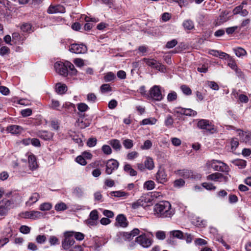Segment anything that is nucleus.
I'll return each mask as SVG.
<instances>
[{"label":"nucleus","instance_id":"473e14b6","mask_svg":"<svg viewBox=\"0 0 251 251\" xmlns=\"http://www.w3.org/2000/svg\"><path fill=\"white\" fill-rule=\"evenodd\" d=\"M116 78L115 74L112 72L106 73L104 76V80L106 82H109L114 80Z\"/></svg>","mask_w":251,"mask_h":251},{"label":"nucleus","instance_id":"9b49d317","mask_svg":"<svg viewBox=\"0 0 251 251\" xmlns=\"http://www.w3.org/2000/svg\"><path fill=\"white\" fill-rule=\"evenodd\" d=\"M135 242L144 248L149 247L152 242L150 238L147 237L145 233H143L137 237L135 239Z\"/></svg>","mask_w":251,"mask_h":251},{"label":"nucleus","instance_id":"c9c22d12","mask_svg":"<svg viewBox=\"0 0 251 251\" xmlns=\"http://www.w3.org/2000/svg\"><path fill=\"white\" fill-rule=\"evenodd\" d=\"M124 147L126 149H131L133 146V141L131 139H126L123 142Z\"/></svg>","mask_w":251,"mask_h":251},{"label":"nucleus","instance_id":"f3484780","mask_svg":"<svg viewBox=\"0 0 251 251\" xmlns=\"http://www.w3.org/2000/svg\"><path fill=\"white\" fill-rule=\"evenodd\" d=\"M35 135L44 140H50L53 136V134L46 130H39L35 132Z\"/></svg>","mask_w":251,"mask_h":251},{"label":"nucleus","instance_id":"13d9d810","mask_svg":"<svg viewBox=\"0 0 251 251\" xmlns=\"http://www.w3.org/2000/svg\"><path fill=\"white\" fill-rule=\"evenodd\" d=\"M165 125L168 126H172L174 124V119L170 115L168 116L165 121Z\"/></svg>","mask_w":251,"mask_h":251},{"label":"nucleus","instance_id":"de8ad7c7","mask_svg":"<svg viewBox=\"0 0 251 251\" xmlns=\"http://www.w3.org/2000/svg\"><path fill=\"white\" fill-rule=\"evenodd\" d=\"M49 241L51 246H53L59 244V239L55 236H50Z\"/></svg>","mask_w":251,"mask_h":251},{"label":"nucleus","instance_id":"9d476101","mask_svg":"<svg viewBox=\"0 0 251 251\" xmlns=\"http://www.w3.org/2000/svg\"><path fill=\"white\" fill-rule=\"evenodd\" d=\"M67 61L65 62H56L54 64V68L57 73L59 75L66 76L68 74L69 71L68 70V66L66 65Z\"/></svg>","mask_w":251,"mask_h":251},{"label":"nucleus","instance_id":"c85d7f7f","mask_svg":"<svg viewBox=\"0 0 251 251\" xmlns=\"http://www.w3.org/2000/svg\"><path fill=\"white\" fill-rule=\"evenodd\" d=\"M66 65L68 66V73H69L72 75H75L77 72L74 65L69 61H67Z\"/></svg>","mask_w":251,"mask_h":251},{"label":"nucleus","instance_id":"39448f33","mask_svg":"<svg viewBox=\"0 0 251 251\" xmlns=\"http://www.w3.org/2000/svg\"><path fill=\"white\" fill-rule=\"evenodd\" d=\"M143 61L146 63L148 66L152 68L155 69L159 71L164 73L166 71L165 66L154 59L144 58L143 59Z\"/></svg>","mask_w":251,"mask_h":251},{"label":"nucleus","instance_id":"4468645a","mask_svg":"<svg viewBox=\"0 0 251 251\" xmlns=\"http://www.w3.org/2000/svg\"><path fill=\"white\" fill-rule=\"evenodd\" d=\"M69 50L75 53H84L87 51V47L83 44H73L71 45Z\"/></svg>","mask_w":251,"mask_h":251},{"label":"nucleus","instance_id":"bb28decb","mask_svg":"<svg viewBox=\"0 0 251 251\" xmlns=\"http://www.w3.org/2000/svg\"><path fill=\"white\" fill-rule=\"evenodd\" d=\"M183 26L185 30H190L194 28V23L191 20H187L183 22Z\"/></svg>","mask_w":251,"mask_h":251},{"label":"nucleus","instance_id":"5701e85b","mask_svg":"<svg viewBox=\"0 0 251 251\" xmlns=\"http://www.w3.org/2000/svg\"><path fill=\"white\" fill-rule=\"evenodd\" d=\"M28 161L29 163V166L30 169L33 170L36 168L37 162L35 155L33 154L29 155L28 157Z\"/></svg>","mask_w":251,"mask_h":251},{"label":"nucleus","instance_id":"0e129e2a","mask_svg":"<svg viewBox=\"0 0 251 251\" xmlns=\"http://www.w3.org/2000/svg\"><path fill=\"white\" fill-rule=\"evenodd\" d=\"M20 231L23 234H28L30 231V228L27 226H22L20 228Z\"/></svg>","mask_w":251,"mask_h":251},{"label":"nucleus","instance_id":"5fc2aeb1","mask_svg":"<svg viewBox=\"0 0 251 251\" xmlns=\"http://www.w3.org/2000/svg\"><path fill=\"white\" fill-rule=\"evenodd\" d=\"M177 94L175 92H172L168 94L167 96V100L169 101H173L177 99Z\"/></svg>","mask_w":251,"mask_h":251},{"label":"nucleus","instance_id":"a211bd4d","mask_svg":"<svg viewBox=\"0 0 251 251\" xmlns=\"http://www.w3.org/2000/svg\"><path fill=\"white\" fill-rule=\"evenodd\" d=\"M229 12L227 10L222 11L216 22V25H220L228 21L230 19V17L228 16Z\"/></svg>","mask_w":251,"mask_h":251},{"label":"nucleus","instance_id":"8fccbe9b","mask_svg":"<svg viewBox=\"0 0 251 251\" xmlns=\"http://www.w3.org/2000/svg\"><path fill=\"white\" fill-rule=\"evenodd\" d=\"M88 105L85 103H80L77 104V109L80 112H85L88 109Z\"/></svg>","mask_w":251,"mask_h":251},{"label":"nucleus","instance_id":"aec40b11","mask_svg":"<svg viewBox=\"0 0 251 251\" xmlns=\"http://www.w3.org/2000/svg\"><path fill=\"white\" fill-rule=\"evenodd\" d=\"M23 130V128L17 125H11L7 127V131L12 134H19Z\"/></svg>","mask_w":251,"mask_h":251},{"label":"nucleus","instance_id":"ea45409f","mask_svg":"<svg viewBox=\"0 0 251 251\" xmlns=\"http://www.w3.org/2000/svg\"><path fill=\"white\" fill-rule=\"evenodd\" d=\"M239 141L237 138H232L230 141L231 149L232 151H235L239 146Z\"/></svg>","mask_w":251,"mask_h":251},{"label":"nucleus","instance_id":"0eeeda50","mask_svg":"<svg viewBox=\"0 0 251 251\" xmlns=\"http://www.w3.org/2000/svg\"><path fill=\"white\" fill-rule=\"evenodd\" d=\"M99 218V212L97 210H92L89 216V218L85 221V223L88 226H96Z\"/></svg>","mask_w":251,"mask_h":251},{"label":"nucleus","instance_id":"4d7b16f0","mask_svg":"<svg viewBox=\"0 0 251 251\" xmlns=\"http://www.w3.org/2000/svg\"><path fill=\"white\" fill-rule=\"evenodd\" d=\"M111 91V88L108 84H104L100 86V91L101 93H105Z\"/></svg>","mask_w":251,"mask_h":251},{"label":"nucleus","instance_id":"79ce46f5","mask_svg":"<svg viewBox=\"0 0 251 251\" xmlns=\"http://www.w3.org/2000/svg\"><path fill=\"white\" fill-rule=\"evenodd\" d=\"M52 207L51 204L49 202H45L40 205L39 209L42 211L50 210Z\"/></svg>","mask_w":251,"mask_h":251},{"label":"nucleus","instance_id":"1a4fd4ad","mask_svg":"<svg viewBox=\"0 0 251 251\" xmlns=\"http://www.w3.org/2000/svg\"><path fill=\"white\" fill-rule=\"evenodd\" d=\"M13 201L3 199L0 201V216L5 215L8 211L12 207Z\"/></svg>","mask_w":251,"mask_h":251},{"label":"nucleus","instance_id":"69168bd1","mask_svg":"<svg viewBox=\"0 0 251 251\" xmlns=\"http://www.w3.org/2000/svg\"><path fill=\"white\" fill-rule=\"evenodd\" d=\"M87 100L90 102H94L97 100V97L94 93H89L87 95Z\"/></svg>","mask_w":251,"mask_h":251},{"label":"nucleus","instance_id":"2eb2a0df","mask_svg":"<svg viewBox=\"0 0 251 251\" xmlns=\"http://www.w3.org/2000/svg\"><path fill=\"white\" fill-rule=\"evenodd\" d=\"M238 131V135L240 137V140L246 143L251 145V131H244L240 129L237 130Z\"/></svg>","mask_w":251,"mask_h":251},{"label":"nucleus","instance_id":"ddd939ff","mask_svg":"<svg viewBox=\"0 0 251 251\" xmlns=\"http://www.w3.org/2000/svg\"><path fill=\"white\" fill-rule=\"evenodd\" d=\"M155 180L159 183H164L168 180L167 175L163 168H159L155 175Z\"/></svg>","mask_w":251,"mask_h":251},{"label":"nucleus","instance_id":"423d86ee","mask_svg":"<svg viewBox=\"0 0 251 251\" xmlns=\"http://www.w3.org/2000/svg\"><path fill=\"white\" fill-rule=\"evenodd\" d=\"M148 99H151L156 101H160L163 99L160 87L158 85H154L151 87L149 91V94L148 96Z\"/></svg>","mask_w":251,"mask_h":251},{"label":"nucleus","instance_id":"680f3d73","mask_svg":"<svg viewBox=\"0 0 251 251\" xmlns=\"http://www.w3.org/2000/svg\"><path fill=\"white\" fill-rule=\"evenodd\" d=\"M47 238L44 235H39L36 238V242L39 244H43L46 242Z\"/></svg>","mask_w":251,"mask_h":251},{"label":"nucleus","instance_id":"6ab92c4d","mask_svg":"<svg viewBox=\"0 0 251 251\" xmlns=\"http://www.w3.org/2000/svg\"><path fill=\"white\" fill-rule=\"evenodd\" d=\"M40 195L38 193H34L30 197L28 201L26 202V205L28 206H30L36 202H37L40 199Z\"/></svg>","mask_w":251,"mask_h":251},{"label":"nucleus","instance_id":"a878e982","mask_svg":"<svg viewBox=\"0 0 251 251\" xmlns=\"http://www.w3.org/2000/svg\"><path fill=\"white\" fill-rule=\"evenodd\" d=\"M109 143L116 151H120L122 148L120 141L117 139L111 140Z\"/></svg>","mask_w":251,"mask_h":251},{"label":"nucleus","instance_id":"4be33fe9","mask_svg":"<svg viewBox=\"0 0 251 251\" xmlns=\"http://www.w3.org/2000/svg\"><path fill=\"white\" fill-rule=\"evenodd\" d=\"M62 9H63L62 6H61L59 5H50L47 10V12L49 14L56 13L58 12H61Z\"/></svg>","mask_w":251,"mask_h":251},{"label":"nucleus","instance_id":"dca6fc26","mask_svg":"<svg viewBox=\"0 0 251 251\" xmlns=\"http://www.w3.org/2000/svg\"><path fill=\"white\" fill-rule=\"evenodd\" d=\"M116 226H120L122 227H126L128 226V222L127 218L124 214H119L116 218Z\"/></svg>","mask_w":251,"mask_h":251},{"label":"nucleus","instance_id":"4c0bfd02","mask_svg":"<svg viewBox=\"0 0 251 251\" xmlns=\"http://www.w3.org/2000/svg\"><path fill=\"white\" fill-rule=\"evenodd\" d=\"M236 55L238 57L244 56L246 54V51L242 48H237L234 49Z\"/></svg>","mask_w":251,"mask_h":251},{"label":"nucleus","instance_id":"864d4df0","mask_svg":"<svg viewBox=\"0 0 251 251\" xmlns=\"http://www.w3.org/2000/svg\"><path fill=\"white\" fill-rule=\"evenodd\" d=\"M121 235L125 240L131 241L133 239L129 232H123L121 233Z\"/></svg>","mask_w":251,"mask_h":251},{"label":"nucleus","instance_id":"f03ea898","mask_svg":"<svg viewBox=\"0 0 251 251\" xmlns=\"http://www.w3.org/2000/svg\"><path fill=\"white\" fill-rule=\"evenodd\" d=\"M154 215L159 218H170L174 214L171 203L168 201H162L154 205Z\"/></svg>","mask_w":251,"mask_h":251},{"label":"nucleus","instance_id":"7c9ffc66","mask_svg":"<svg viewBox=\"0 0 251 251\" xmlns=\"http://www.w3.org/2000/svg\"><path fill=\"white\" fill-rule=\"evenodd\" d=\"M155 187V183L152 180H148L144 184V188L147 190H151Z\"/></svg>","mask_w":251,"mask_h":251},{"label":"nucleus","instance_id":"3c124183","mask_svg":"<svg viewBox=\"0 0 251 251\" xmlns=\"http://www.w3.org/2000/svg\"><path fill=\"white\" fill-rule=\"evenodd\" d=\"M177 44V41L176 39H173L168 41L166 44V48L167 49H172L175 47Z\"/></svg>","mask_w":251,"mask_h":251},{"label":"nucleus","instance_id":"c03bdc74","mask_svg":"<svg viewBox=\"0 0 251 251\" xmlns=\"http://www.w3.org/2000/svg\"><path fill=\"white\" fill-rule=\"evenodd\" d=\"M62 108L65 109L66 112H68V110H71V111L75 110V105L70 102L65 103L64 104Z\"/></svg>","mask_w":251,"mask_h":251},{"label":"nucleus","instance_id":"72a5a7b5","mask_svg":"<svg viewBox=\"0 0 251 251\" xmlns=\"http://www.w3.org/2000/svg\"><path fill=\"white\" fill-rule=\"evenodd\" d=\"M21 29L23 32H30L32 31V25L29 23H24L21 26Z\"/></svg>","mask_w":251,"mask_h":251},{"label":"nucleus","instance_id":"a19ab883","mask_svg":"<svg viewBox=\"0 0 251 251\" xmlns=\"http://www.w3.org/2000/svg\"><path fill=\"white\" fill-rule=\"evenodd\" d=\"M157 120L154 118L145 119L142 120V124L145 125H153L156 123Z\"/></svg>","mask_w":251,"mask_h":251},{"label":"nucleus","instance_id":"cd10ccee","mask_svg":"<svg viewBox=\"0 0 251 251\" xmlns=\"http://www.w3.org/2000/svg\"><path fill=\"white\" fill-rule=\"evenodd\" d=\"M173 237H175L179 239H184V234L180 230H174L170 232Z\"/></svg>","mask_w":251,"mask_h":251},{"label":"nucleus","instance_id":"2f4dec72","mask_svg":"<svg viewBox=\"0 0 251 251\" xmlns=\"http://www.w3.org/2000/svg\"><path fill=\"white\" fill-rule=\"evenodd\" d=\"M180 89L183 93L186 95L189 96L192 94V91L190 88L186 85L183 84L180 86Z\"/></svg>","mask_w":251,"mask_h":251},{"label":"nucleus","instance_id":"7ed1b4c3","mask_svg":"<svg viewBox=\"0 0 251 251\" xmlns=\"http://www.w3.org/2000/svg\"><path fill=\"white\" fill-rule=\"evenodd\" d=\"M197 127L210 134H213L217 132L215 126L208 120H199L197 123Z\"/></svg>","mask_w":251,"mask_h":251},{"label":"nucleus","instance_id":"6e6d98bb","mask_svg":"<svg viewBox=\"0 0 251 251\" xmlns=\"http://www.w3.org/2000/svg\"><path fill=\"white\" fill-rule=\"evenodd\" d=\"M75 161L78 163L80 164L81 165H85L87 164V162L86 160L84 159V157L82 156V155L78 156L75 158Z\"/></svg>","mask_w":251,"mask_h":251},{"label":"nucleus","instance_id":"052dcab7","mask_svg":"<svg viewBox=\"0 0 251 251\" xmlns=\"http://www.w3.org/2000/svg\"><path fill=\"white\" fill-rule=\"evenodd\" d=\"M151 142L149 140H147L145 141L144 145L142 146L141 148L142 150H149L151 147Z\"/></svg>","mask_w":251,"mask_h":251},{"label":"nucleus","instance_id":"49530a36","mask_svg":"<svg viewBox=\"0 0 251 251\" xmlns=\"http://www.w3.org/2000/svg\"><path fill=\"white\" fill-rule=\"evenodd\" d=\"M208 64H204L201 65H200L197 68V70L198 72L200 73H206L208 71Z\"/></svg>","mask_w":251,"mask_h":251},{"label":"nucleus","instance_id":"a18cd8bd","mask_svg":"<svg viewBox=\"0 0 251 251\" xmlns=\"http://www.w3.org/2000/svg\"><path fill=\"white\" fill-rule=\"evenodd\" d=\"M206 84L210 88H211L214 90H218L219 89V87L218 84L214 81H207L206 82Z\"/></svg>","mask_w":251,"mask_h":251},{"label":"nucleus","instance_id":"f8f14e48","mask_svg":"<svg viewBox=\"0 0 251 251\" xmlns=\"http://www.w3.org/2000/svg\"><path fill=\"white\" fill-rule=\"evenodd\" d=\"M119 167V162L115 159L108 160L106 163L105 173L108 175L111 174Z\"/></svg>","mask_w":251,"mask_h":251},{"label":"nucleus","instance_id":"b1692460","mask_svg":"<svg viewBox=\"0 0 251 251\" xmlns=\"http://www.w3.org/2000/svg\"><path fill=\"white\" fill-rule=\"evenodd\" d=\"M67 91V87L64 84H61L60 83L56 84V91L60 95L65 94Z\"/></svg>","mask_w":251,"mask_h":251},{"label":"nucleus","instance_id":"58836bf2","mask_svg":"<svg viewBox=\"0 0 251 251\" xmlns=\"http://www.w3.org/2000/svg\"><path fill=\"white\" fill-rule=\"evenodd\" d=\"M244 4H246V2L244 3L243 1L241 4L235 7L232 11L233 15L240 14L244 8Z\"/></svg>","mask_w":251,"mask_h":251},{"label":"nucleus","instance_id":"f257e3e1","mask_svg":"<svg viewBox=\"0 0 251 251\" xmlns=\"http://www.w3.org/2000/svg\"><path fill=\"white\" fill-rule=\"evenodd\" d=\"M208 168H212L215 171H219L226 173V175L219 173H214L206 176L207 180L226 183L228 181V173L230 171L229 167L224 162L218 160H212L206 163Z\"/></svg>","mask_w":251,"mask_h":251},{"label":"nucleus","instance_id":"f704fd0d","mask_svg":"<svg viewBox=\"0 0 251 251\" xmlns=\"http://www.w3.org/2000/svg\"><path fill=\"white\" fill-rule=\"evenodd\" d=\"M111 195L112 196L117 197H126L129 195L127 193H126L124 191H121L111 192Z\"/></svg>","mask_w":251,"mask_h":251},{"label":"nucleus","instance_id":"6e6552de","mask_svg":"<svg viewBox=\"0 0 251 251\" xmlns=\"http://www.w3.org/2000/svg\"><path fill=\"white\" fill-rule=\"evenodd\" d=\"M176 174L184 178H196L200 177V175L188 169L177 170Z\"/></svg>","mask_w":251,"mask_h":251},{"label":"nucleus","instance_id":"e2e57ef3","mask_svg":"<svg viewBox=\"0 0 251 251\" xmlns=\"http://www.w3.org/2000/svg\"><path fill=\"white\" fill-rule=\"evenodd\" d=\"M138 156V153L137 151H133L129 152L127 154V159L128 160H132Z\"/></svg>","mask_w":251,"mask_h":251},{"label":"nucleus","instance_id":"37998d69","mask_svg":"<svg viewBox=\"0 0 251 251\" xmlns=\"http://www.w3.org/2000/svg\"><path fill=\"white\" fill-rule=\"evenodd\" d=\"M201 185L203 187H204V188L208 190H215L216 189V187L211 183L203 182L202 183Z\"/></svg>","mask_w":251,"mask_h":251},{"label":"nucleus","instance_id":"603ef678","mask_svg":"<svg viewBox=\"0 0 251 251\" xmlns=\"http://www.w3.org/2000/svg\"><path fill=\"white\" fill-rule=\"evenodd\" d=\"M143 205V201L141 200H138L134 202L131 204V207L133 209H137L140 206H142Z\"/></svg>","mask_w":251,"mask_h":251},{"label":"nucleus","instance_id":"09e8293b","mask_svg":"<svg viewBox=\"0 0 251 251\" xmlns=\"http://www.w3.org/2000/svg\"><path fill=\"white\" fill-rule=\"evenodd\" d=\"M197 115V111L190 108H186L185 113H184V115L190 117H195Z\"/></svg>","mask_w":251,"mask_h":251},{"label":"nucleus","instance_id":"e433bc0d","mask_svg":"<svg viewBox=\"0 0 251 251\" xmlns=\"http://www.w3.org/2000/svg\"><path fill=\"white\" fill-rule=\"evenodd\" d=\"M67 208V205L63 202L58 203L55 206V209L57 211H64Z\"/></svg>","mask_w":251,"mask_h":251},{"label":"nucleus","instance_id":"338daca9","mask_svg":"<svg viewBox=\"0 0 251 251\" xmlns=\"http://www.w3.org/2000/svg\"><path fill=\"white\" fill-rule=\"evenodd\" d=\"M184 184L185 181L181 178L176 179L174 181V186L177 187L183 186Z\"/></svg>","mask_w":251,"mask_h":251},{"label":"nucleus","instance_id":"20e7f679","mask_svg":"<svg viewBox=\"0 0 251 251\" xmlns=\"http://www.w3.org/2000/svg\"><path fill=\"white\" fill-rule=\"evenodd\" d=\"M73 231H67L64 233V238L62 241V247L66 251H70L75 243Z\"/></svg>","mask_w":251,"mask_h":251},{"label":"nucleus","instance_id":"774afa93","mask_svg":"<svg viewBox=\"0 0 251 251\" xmlns=\"http://www.w3.org/2000/svg\"><path fill=\"white\" fill-rule=\"evenodd\" d=\"M69 251H83V248L81 246L75 243Z\"/></svg>","mask_w":251,"mask_h":251},{"label":"nucleus","instance_id":"393cba45","mask_svg":"<svg viewBox=\"0 0 251 251\" xmlns=\"http://www.w3.org/2000/svg\"><path fill=\"white\" fill-rule=\"evenodd\" d=\"M124 170L131 176H135L137 175V172L133 169L131 165L129 164H126L124 167Z\"/></svg>","mask_w":251,"mask_h":251},{"label":"nucleus","instance_id":"c756f323","mask_svg":"<svg viewBox=\"0 0 251 251\" xmlns=\"http://www.w3.org/2000/svg\"><path fill=\"white\" fill-rule=\"evenodd\" d=\"M30 219H40L42 217H44V214L43 213L37 211H30Z\"/></svg>","mask_w":251,"mask_h":251},{"label":"nucleus","instance_id":"bf43d9fd","mask_svg":"<svg viewBox=\"0 0 251 251\" xmlns=\"http://www.w3.org/2000/svg\"><path fill=\"white\" fill-rule=\"evenodd\" d=\"M101 149L103 153L105 154L109 155L112 153V150L108 145H103Z\"/></svg>","mask_w":251,"mask_h":251},{"label":"nucleus","instance_id":"412c9836","mask_svg":"<svg viewBox=\"0 0 251 251\" xmlns=\"http://www.w3.org/2000/svg\"><path fill=\"white\" fill-rule=\"evenodd\" d=\"M146 169L152 170L154 168V163L152 158L146 157L144 162Z\"/></svg>","mask_w":251,"mask_h":251}]
</instances>
